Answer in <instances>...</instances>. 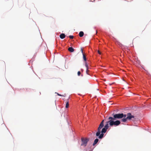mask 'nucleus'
Wrapping results in <instances>:
<instances>
[{
	"label": "nucleus",
	"mask_w": 151,
	"mask_h": 151,
	"mask_svg": "<svg viewBox=\"0 0 151 151\" xmlns=\"http://www.w3.org/2000/svg\"><path fill=\"white\" fill-rule=\"evenodd\" d=\"M109 121L106 122V124L105 125L104 128H102L101 132V129L104 126V120H103L101 122L99 127L98 128V131L96 133V136H99L98 138L99 139H102L104 135V133H105L107 131V130L109 127V124L111 127L113 126H116L119 125L121 123L120 121L117 120L115 121H112L111 119H108Z\"/></svg>",
	"instance_id": "nucleus-1"
},
{
	"label": "nucleus",
	"mask_w": 151,
	"mask_h": 151,
	"mask_svg": "<svg viewBox=\"0 0 151 151\" xmlns=\"http://www.w3.org/2000/svg\"><path fill=\"white\" fill-rule=\"evenodd\" d=\"M112 116H110L108 118V119H111L112 121H114L117 119H121L123 118L124 117H125L126 116V115L124 114L123 113L114 114L113 113L112 114Z\"/></svg>",
	"instance_id": "nucleus-2"
},
{
	"label": "nucleus",
	"mask_w": 151,
	"mask_h": 151,
	"mask_svg": "<svg viewBox=\"0 0 151 151\" xmlns=\"http://www.w3.org/2000/svg\"><path fill=\"white\" fill-rule=\"evenodd\" d=\"M134 116L131 115L130 113H128L127 114L125 117L122 119L121 120L122 122H125L127 121V119L130 120L132 118H134Z\"/></svg>",
	"instance_id": "nucleus-3"
},
{
	"label": "nucleus",
	"mask_w": 151,
	"mask_h": 151,
	"mask_svg": "<svg viewBox=\"0 0 151 151\" xmlns=\"http://www.w3.org/2000/svg\"><path fill=\"white\" fill-rule=\"evenodd\" d=\"M82 143L81 146H86L87 145V143L89 141V139L88 138L82 137L81 139Z\"/></svg>",
	"instance_id": "nucleus-4"
},
{
	"label": "nucleus",
	"mask_w": 151,
	"mask_h": 151,
	"mask_svg": "<svg viewBox=\"0 0 151 151\" xmlns=\"http://www.w3.org/2000/svg\"><path fill=\"white\" fill-rule=\"evenodd\" d=\"M65 35L64 34L62 33L60 35V38L62 39H64V38H65Z\"/></svg>",
	"instance_id": "nucleus-5"
},
{
	"label": "nucleus",
	"mask_w": 151,
	"mask_h": 151,
	"mask_svg": "<svg viewBox=\"0 0 151 151\" xmlns=\"http://www.w3.org/2000/svg\"><path fill=\"white\" fill-rule=\"evenodd\" d=\"M68 50L70 52H73L74 51V49L72 47H70L68 48Z\"/></svg>",
	"instance_id": "nucleus-6"
},
{
	"label": "nucleus",
	"mask_w": 151,
	"mask_h": 151,
	"mask_svg": "<svg viewBox=\"0 0 151 151\" xmlns=\"http://www.w3.org/2000/svg\"><path fill=\"white\" fill-rule=\"evenodd\" d=\"M98 141L99 139H98L96 138L95 139L93 144V145H96L98 142Z\"/></svg>",
	"instance_id": "nucleus-7"
},
{
	"label": "nucleus",
	"mask_w": 151,
	"mask_h": 151,
	"mask_svg": "<svg viewBox=\"0 0 151 151\" xmlns=\"http://www.w3.org/2000/svg\"><path fill=\"white\" fill-rule=\"evenodd\" d=\"M79 36L81 37H83L84 35L83 32L82 31H81L79 33Z\"/></svg>",
	"instance_id": "nucleus-8"
},
{
	"label": "nucleus",
	"mask_w": 151,
	"mask_h": 151,
	"mask_svg": "<svg viewBox=\"0 0 151 151\" xmlns=\"http://www.w3.org/2000/svg\"><path fill=\"white\" fill-rule=\"evenodd\" d=\"M83 58L84 60L85 61H86V56L84 54H83Z\"/></svg>",
	"instance_id": "nucleus-9"
},
{
	"label": "nucleus",
	"mask_w": 151,
	"mask_h": 151,
	"mask_svg": "<svg viewBox=\"0 0 151 151\" xmlns=\"http://www.w3.org/2000/svg\"><path fill=\"white\" fill-rule=\"evenodd\" d=\"M69 102L68 101L66 102V106H65V107L66 108H68L69 107Z\"/></svg>",
	"instance_id": "nucleus-10"
},
{
	"label": "nucleus",
	"mask_w": 151,
	"mask_h": 151,
	"mask_svg": "<svg viewBox=\"0 0 151 151\" xmlns=\"http://www.w3.org/2000/svg\"><path fill=\"white\" fill-rule=\"evenodd\" d=\"M85 66L86 68H88V65L87 64V62L86 61V62L85 63Z\"/></svg>",
	"instance_id": "nucleus-11"
},
{
	"label": "nucleus",
	"mask_w": 151,
	"mask_h": 151,
	"mask_svg": "<svg viewBox=\"0 0 151 151\" xmlns=\"http://www.w3.org/2000/svg\"><path fill=\"white\" fill-rule=\"evenodd\" d=\"M55 93L57 94V95H58V96H64V97L65 96H63V95H61V94H59V93H58L55 92Z\"/></svg>",
	"instance_id": "nucleus-12"
},
{
	"label": "nucleus",
	"mask_w": 151,
	"mask_h": 151,
	"mask_svg": "<svg viewBox=\"0 0 151 151\" xmlns=\"http://www.w3.org/2000/svg\"><path fill=\"white\" fill-rule=\"evenodd\" d=\"M69 37L70 39H73V38L74 37H73V36H72V35H70V36H69Z\"/></svg>",
	"instance_id": "nucleus-13"
},
{
	"label": "nucleus",
	"mask_w": 151,
	"mask_h": 151,
	"mask_svg": "<svg viewBox=\"0 0 151 151\" xmlns=\"http://www.w3.org/2000/svg\"><path fill=\"white\" fill-rule=\"evenodd\" d=\"M89 70H88V68H86V73L87 74H89L88 73V72L89 71Z\"/></svg>",
	"instance_id": "nucleus-14"
},
{
	"label": "nucleus",
	"mask_w": 151,
	"mask_h": 151,
	"mask_svg": "<svg viewBox=\"0 0 151 151\" xmlns=\"http://www.w3.org/2000/svg\"><path fill=\"white\" fill-rule=\"evenodd\" d=\"M78 76H80V74H81V72L80 71H78Z\"/></svg>",
	"instance_id": "nucleus-15"
},
{
	"label": "nucleus",
	"mask_w": 151,
	"mask_h": 151,
	"mask_svg": "<svg viewBox=\"0 0 151 151\" xmlns=\"http://www.w3.org/2000/svg\"><path fill=\"white\" fill-rule=\"evenodd\" d=\"M98 53L101 55V52L99 51V50H98Z\"/></svg>",
	"instance_id": "nucleus-16"
},
{
	"label": "nucleus",
	"mask_w": 151,
	"mask_h": 151,
	"mask_svg": "<svg viewBox=\"0 0 151 151\" xmlns=\"http://www.w3.org/2000/svg\"><path fill=\"white\" fill-rule=\"evenodd\" d=\"M81 52L82 53V54H84L83 53V49L82 48L81 49Z\"/></svg>",
	"instance_id": "nucleus-17"
}]
</instances>
